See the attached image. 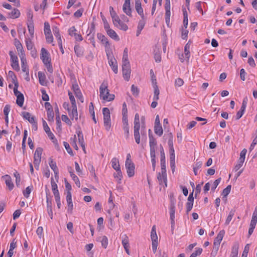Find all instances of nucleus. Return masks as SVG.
<instances>
[{"mask_svg":"<svg viewBox=\"0 0 257 257\" xmlns=\"http://www.w3.org/2000/svg\"><path fill=\"white\" fill-rule=\"evenodd\" d=\"M107 34L112 39L116 41H119V38L116 32L112 29H110L106 31Z\"/></svg>","mask_w":257,"mask_h":257,"instance_id":"obj_27","label":"nucleus"},{"mask_svg":"<svg viewBox=\"0 0 257 257\" xmlns=\"http://www.w3.org/2000/svg\"><path fill=\"white\" fill-rule=\"evenodd\" d=\"M190 45L189 43H187L184 47V55L185 56V57L189 60L190 54Z\"/></svg>","mask_w":257,"mask_h":257,"instance_id":"obj_43","label":"nucleus"},{"mask_svg":"<svg viewBox=\"0 0 257 257\" xmlns=\"http://www.w3.org/2000/svg\"><path fill=\"white\" fill-rule=\"evenodd\" d=\"M40 58L45 65H47V64L50 63L51 62L50 54L48 51L44 48L41 49Z\"/></svg>","mask_w":257,"mask_h":257,"instance_id":"obj_5","label":"nucleus"},{"mask_svg":"<svg viewBox=\"0 0 257 257\" xmlns=\"http://www.w3.org/2000/svg\"><path fill=\"white\" fill-rule=\"evenodd\" d=\"M74 52L77 57H82L83 55V49L79 45H76L74 47Z\"/></svg>","mask_w":257,"mask_h":257,"instance_id":"obj_29","label":"nucleus"},{"mask_svg":"<svg viewBox=\"0 0 257 257\" xmlns=\"http://www.w3.org/2000/svg\"><path fill=\"white\" fill-rule=\"evenodd\" d=\"M131 91L132 93L135 96H138L139 93V89L137 87L135 86L134 85H132L131 87Z\"/></svg>","mask_w":257,"mask_h":257,"instance_id":"obj_62","label":"nucleus"},{"mask_svg":"<svg viewBox=\"0 0 257 257\" xmlns=\"http://www.w3.org/2000/svg\"><path fill=\"white\" fill-rule=\"evenodd\" d=\"M154 88V95L153 97L154 100H158L159 99V94H160V91L158 88V86L157 85H154V87H153Z\"/></svg>","mask_w":257,"mask_h":257,"instance_id":"obj_37","label":"nucleus"},{"mask_svg":"<svg viewBox=\"0 0 257 257\" xmlns=\"http://www.w3.org/2000/svg\"><path fill=\"white\" fill-rule=\"evenodd\" d=\"M9 55L11 57V60L12 62L11 63V66L12 68L15 70L16 71H19L20 70V67L19 64L18 62V58L17 55H16L13 51H10L9 52Z\"/></svg>","mask_w":257,"mask_h":257,"instance_id":"obj_4","label":"nucleus"},{"mask_svg":"<svg viewBox=\"0 0 257 257\" xmlns=\"http://www.w3.org/2000/svg\"><path fill=\"white\" fill-rule=\"evenodd\" d=\"M135 9L138 14L141 16L142 19L145 17L143 12V9L142 7L141 3L140 0H136L135 2Z\"/></svg>","mask_w":257,"mask_h":257,"instance_id":"obj_15","label":"nucleus"},{"mask_svg":"<svg viewBox=\"0 0 257 257\" xmlns=\"http://www.w3.org/2000/svg\"><path fill=\"white\" fill-rule=\"evenodd\" d=\"M107 59L108 60V63L110 66L111 67L114 73H117V61L113 56H111L110 54L107 53Z\"/></svg>","mask_w":257,"mask_h":257,"instance_id":"obj_6","label":"nucleus"},{"mask_svg":"<svg viewBox=\"0 0 257 257\" xmlns=\"http://www.w3.org/2000/svg\"><path fill=\"white\" fill-rule=\"evenodd\" d=\"M145 24H146L145 17H144V18L142 19L139 22L138 27H137L138 29L142 30L144 28Z\"/></svg>","mask_w":257,"mask_h":257,"instance_id":"obj_52","label":"nucleus"},{"mask_svg":"<svg viewBox=\"0 0 257 257\" xmlns=\"http://www.w3.org/2000/svg\"><path fill=\"white\" fill-rule=\"evenodd\" d=\"M97 35V38L101 41L102 44L105 45V47H107L109 45L107 39L104 35L101 33H98Z\"/></svg>","mask_w":257,"mask_h":257,"instance_id":"obj_31","label":"nucleus"},{"mask_svg":"<svg viewBox=\"0 0 257 257\" xmlns=\"http://www.w3.org/2000/svg\"><path fill=\"white\" fill-rule=\"evenodd\" d=\"M42 152L43 149L41 148H38L35 152L34 156V164L35 168L37 170L39 169V165L41 162Z\"/></svg>","mask_w":257,"mask_h":257,"instance_id":"obj_3","label":"nucleus"},{"mask_svg":"<svg viewBox=\"0 0 257 257\" xmlns=\"http://www.w3.org/2000/svg\"><path fill=\"white\" fill-rule=\"evenodd\" d=\"M52 30H53V32L54 36L57 39V41H61L62 39H61V35L59 33V28L57 27H53L52 28Z\"/></svg>","mask_w":257,"mask_h":257,"instance_id":"obj_35","label":"nucleus"},{"mask_svg":"<svg viewBox=\"0 0 257 257\" xmlns=\"http://www.w3.org/2000/svg\"><path fill=\"white\" fill-rule=\"evenodd\" d=\"M202 163L201 161L197 162L193 167V171L195 175H198L197 170L202 166Z\"/></svg>","mask_w":257,"mask_h":257,"instance_id":"obj_48","label":"nucleus"},{"mask_svg":"<svg viewBox=\"0 0 257 257\" xmlns=\"http://www.w3.org/2000/svg\"><path fill=\"white\" fill-rule=\"evenodd\" d=\"M170 166L173 172L175 169V155L170 154Z\"/></svg>","mask_w":257,"mask_h":257,"instance_id":"obj_34","label":"nucleus"},{"mask_svg":"<svg viewBox=\"0 0 257 257\" xmlns=\"http://www.w3.org/2000/svg\"><path fill=\"white\" fill-rule=\"evenodd\" d=\"M14 175L16 178V184L18 187H20V182H21V176L20 174L17 171L14 173Z\"/></svg>","mask_w":257,"mask_h":257,"instance_id":"obj_47","label":"nucleus"},{"mask_svg":"<svg viewBox=\"0 0 257 257\" xmlns=\"http://www.w3.org/2000/svg\"><path fill=\"white\" fill-rule=\"evenodd\" d=\"M18 54L21 59V62H23V63L24 62H25V61L27 60L25 56V54L23 49L21 51H19V52H18Z\"/></svg>","mask_w":257,"mask_h":257,"instance_id":"obj_60","label":"nucleus"},{"mask_svg":"<svg viewBox=\"0 0 257 257\" xmlns=\"http://www.w3.org/2000/svg\"><path fill=\"white\" fill-rule=\"evenodd\" d=\"M2 178L5 180L6 186L8 187L9 190H12L14 187V185L12 182L11 177L9 175H5L2 176Z\"/></svg>","mask_w":257,"mask_h":257,"instance_id":"obj_11","label":"nucleus"},{"mask_svg":"<svg viewBox=\"0 0 257 257\" xmlns=\"http://www.w3.org/2000/svg\"><path fill=\"white\" fill-rule=\"evenodd\" d=\"M154 131L155 134L159 136H161L163 133V130L161 124H155Z\"/></svg>","mask_w":257,"mask_h":257,"instance_id":"obj_33","label":"nucleus"},{"mask_svg":"<svg viewBox=\"0 0 257 257\" xmlns=\"http://www.w3.org/2000/svg\"><path fill=\"white\" fill-rule=\"evenodd\" d=\"M72 89L76 96L81 101V102H83V97L79 86L77 84H73L72 85Z\"/></svg>","mask_w":257,"mask_h":257,"instance_id":"obj_13","label":"nucleus"},{"mask_svg":"<svg viewBox=\"0 0 257 257\" xmlns=\"http://www.w3.org/2000/svg\"><path fill=\"white\" fill-rule=\"evenodd\" d=\"M122 70L123 78L128 81L130 80L131 73V66L122 67Z\"/></svg>","mask_w":257,"mask_h":257,"instance_id":"obj_14","label":"nucleus"},{"mask_svg":"<svg viewBox=\"0 0 257 257\" xmlns=\"http://www.w3.org/2000/svg\"><path fill=\"white\" fill-rule=\"evenodd\" d=\"M130 5V0H125L122 6L123 12L128 16H132V9Z\"/></svg>","mask_w":257,"mask_h":257,"instance_id":"obj_10","label":"nucleus"},{"mask_svg":"<svg viewBox=\"0 0 257 257\" xmlns=\"http://www.w3.org/2000/svg\"><path fill=\"white\" fill-rule=\"evenodd\" d=\"M170 214H175L176 199L174 197L173 194H170Z\"/></svg>","mask_w":257,"mask_h":257,"instance_id":"obj_16","label":"nucleus"},{"mask_svg":"<svg viewBox=\"0 0 257 257\" xmlns=\"http://www.w3.org/2000/svg\"><path fill=\"white\" fill-rule=\"evenodd\" d=\"M247 100H248V99L246 97L244 98L242 100V105H241L240 110L243 112H244V111H245V108L246 107V105H247Z\"/></svg>","mask_w":257,"mask_h":257,"instance_id":"obj_55","label":"nucleus"},{"mask_svg":"<svg viewBox=\"0 0 257 257\" xmlns=\"http://www.w3.org/2000/svg\"><path fill=\"white\" fill-rule=\"evenodd\" d=\"M22 115L25 119L28 120L31 123L36 121L34 116L31 117V114L29 112H23Z\"/></svg>","mask_w":257,"mask_h":257,"instance_id":"obj_24","label":"nucleus"},{"mask_svg":"<svg viewBox=\"0 0 257 257\" xmlns=\"http://www.w3.org/2000/svg\"><path fill=\"white\" fill-rule=\"evenodd\" d=\"M235 210L234 209H231L229 211V214H228V215L226 218V221H225V223L226 224H228L229 223V222H230V221L232 220V218L235 214Z\"/></svg>","mask_w":257,"mask_h":257,"instance_id":"obj_44","label":"nucleus"},{"mask_svg":"<svg viewBox=\"0 0 257 257\" xmlns=\"http://www.w3.org/2000/svg\"><path fill=\"white\" fill-rule=\"evenodd\" d=\"M157 178L160 184H162L164 182L165 184V186H167V180H164V179L163 178V174H162L161 173H159L157 176Z\"/></svg>","mask_w":257,"mask_h":257,"instance_id":"obj_51","label":"nucleus"},{"mask_svg":"<svg viewBox=\"0 0 257 257\" xmlns=\"http://www.w3.org/2000/svg\"><path fill=\"white\" fill-rule=\"evenodd\" d=\"M49 164L50 168L54 171L55 179H58V178L59 170H58V168L57 166L56 162H54L53 159L51 158H50Z\"/></svg>","mask_w":257,"mask_h":257,"instance_id":"obj_12","label":"nucleus"},{"mask_svg":"<svg viewBox=\"0 0 257 257\" xmlns=\"http://www.w3.org/2000/svg\"><path fill=\"white\" fill-rule=\"evenodd\" d=\"M112 19L113 25L116 27H118V25L121 22L118 16L112 18Z\"/></svg>","mask_w":257,"mask_h":257,"instance_id":"obj_57","label":"nucleus"},{"mask_svg":"<svg viewBox=\"0 0 257 257\" xmlns=\"http://www.w3.org/2000/svg\"><path fill=\"white\" fill-rule=\"evenodd\" d=\"M8 76L11 79V81L14 85L16 84V83H18L17 76L13 71H9L8 72Z\"/></svg>","mask_w":257,"mask_h":257,"instance_id":"obj_36","label":"nucleus"},{"mask_svg":"<svg viewBox=\"0 0 257 257\" xmlns=\"http://www.w3.org/2000/svg\"><path fill=\"white\" fill-rule=\"evenodd\" d=\"M76 134L78 137L79 143L81 147H82L83 151L86 154V150H85V143H84L83 136L82 132L81 131L80 127H79L78 128L77 130Z\"/></svg>","mask_w":257,"mask_h":257,"instance_id":"obj_8","label":"nucleus"},{"mask_svg":"<svg viewBox=\"0 0 257 257\" xmlns=\"http://www.w3.org/2000/svg\"><path fill=\"white\" fill-rule=\"evenodd\" d=\"M26 44L27 48L28 49V50H32L33 49V44L31 39H30V38L26 39Z\"/></svg>","mask_w":257,"mask_h":257,"instance_id":"obj_59","label":"nucleus"},{"mask_svg":"<svg viewBox=\"0 0 257 257\" xmlns=\"http://www.w3.org/2000/svg\"><path fill=\"white\" fill-rule=\"evenodd\" d=\"M107 82L103 81L99 87L100 97L104 100L110 101L114 99V95L109 93Z\"/></svg>","mask_w":257,"mask_h":257,"instance_id":"obj_1","label":"nucleus"},{"mask_svg":"<svg viewBox=\"0 0 257 257\" xmlns=\"http://www.w3.org/2000/svg\"><path fill=\"white\" fill-rule=\"evenodd\" d=\"M68 113L71 119H78L77 106H72V110H70Z\"/></svg>","mask_w":257,"mask_h":257,"instance_id":"obj_20","label":"nucleus"},{"mask_svg":"<svg viewBox=\"0 0 257 257\" xmlns=\"http://www.w3.org/2000/svg\"><path fill=\"white\" fill-rule=\"evenodd\" d=\"M28 22L27 23H31L33 22V14L31 10H29L27 14Z\"/></svg>","mask_w":257,"mask_h":257,"instance_id":"obj_50","label":"nucleus"},{"mask_svg":"<svg viewBox=\"0 0 257 257\" xmlns=\"http://www.w3.org/2000/svg\"><path fill=\"white\" fill-rule=\"evenodd\" d=\"M8 17L11 19H17L19 18L21 15L20 11L17 9H14L12 11L8 14Z\"/></svg>","mask_w":257,"mask_h":257,"instance_id":"obj_21","label":"nucleus"},{"mask_svg":"<svg viewBox=\"0 0 257 257\" xmlns=\"http://www.w3.org/2000/svg\"><path fill=\"white\" fill-rule=\"evenodd\" d=\"M15 45L17 48L18 52H19V51H21L23 49V46L21 42L19 40H18L17 39H15Z\"/></svg>","mask_w":257,"mask_h":257,"instance_id":"obj_54","label":"nucleus"},{"mask_svg":"<svg viewBox=\"0 0 257 257\" xmlns=\"http://www.w3.org/2000/svg\"><path fill=\"white\" fill-rule=\"evenodd\" d=\"M238 254V247L233 246L232 249L231 253V257H237Z\"/></svg>","mask_w":257,"mask_h":257,"instance_id":"obj_64","label":"nucleus"},{"mask_svg":"<svg viewBox=\"0 0 257 257\" xmlns=\"http://www.w3.org/2000/svg\"><path fill=\"white\" fill-rule=\"evenodd\" d=\"M24 96L23 94L20 95L19 96L17 97L16 103L22 107L24 104Z\"/></svg>","mask_w":257,"mask_h":257,"instance_id":"obj_45","label":"nucleus"},{"mask_svg":"<svg viewBox=\"0 0 257 257\" xmlns=\"http://www.w3.org/2000/svg\"><path fill=\"white\" fill-rule=\"evenodd\" d=\"M249 249V244H247L244 247L241 257H247Z\"/></svg>","mask_w":257,"mask_h":257,"instance_id":"obj_63","label":"nucleus"},{"mask_svg":"<svg viewBox=\"0 0 257 257\" xmlns=\"http://www.w3.org/2000/svg\"><path fill=\"white\" fill-rule=\"evenodd\" d=\"M225 234V231L224 230H221L219 231L217 236L214 239V245H220V242L222 240L223 236Z\"/></svg>","mask_w":257,"mask_h":257,"instance_id":"obj_18","label":"nucleus"},{"mask_svg":"<svg viewBox=\"0 0 257 257\" xmlns=\"http://www.w3.org/2000/svg\"><path fill=\"white\" fill-rule=\"evenodd\" d=\"M66 200L68 204V212H72L73 210V203L71 192H67Z\"/></svg>","mask_w":257,"mask_h":257,"instance_id":"obj_17","label":"nucleus"},{"mask_svg":"<svg viewBox=\"0 0 257 257\" xmlns=\"http://www.w3.org/2000/svg\"><path fill=\"white\" fill-rule=\"evenodd\" d=\"M112 167L116 171L120 169L119 161L117 158H113L111 161Z\"/></svg>","mask_w":257,"mask_h":257,"instance_id":"obj_28","label":"nucleus"},{"mask_svg":"<svg viewBox=\"0 0 257 257\" xmlns=\"http://www.w3.org/2000/svg\"><path fill=\"white\" fill-rule=\"evenodd\" d=\"M161 173L163 174V178L164 180H166V159L165 155L162 154L161 156Z\"/></svg>","mask_w":257,"mask_h":257,"instance_id":"obj_9","label":"nucleus"},{"mask_svg":"<svg viewBox=\"0 0 257 257\" xmlns=\"http://www.w3.org/2000/svg\"><path fill=\"white\" fill-rule=\"evenodd\" d=\"M33 189V186H28L26 188L25 191L23 192L24 196L28 198L30 194L31 193L32 190Z\"/></svg>","mask_w":257,"mask_h":257,"instance_id":"obj_58","label":"nucleus"},{"mask_svg":"<svg viewBox=\"0 0 257 257\" xmlns=\"http://www.w3.org/2000/svg\"><path fill=\"white\" fill-rule=\"evenodd\" d=\"M63 144H64V147L66 149L67 153L71 156H74L73 151L71 149V148H70L69 144L66 142H64Z\"/></svg>","mask_w":257,"mask_h":257,"instance_id":"obj_49","label":"nucleus"},{"mask_svg":"<svg viewBox=\"0 0 257 257\" xmlns=\"http://www.w3.org/2000/svg\"><path fill=\"white\" fill-rule=\"evenodd\" d=\"M149 144L150 151H156L157 142L153 136L150 137V139H149Z\"/></svg>","mask_w":257,"mask_h":257,"instance_id":"obj_30","label":"nucleus"},{"mask_svg":"<svg viewBox=\"0 0 257 257\" xmlns=\"http://www.w3.org/2000/svg\"><path fill=\"white\" fill-rule=\"evenodd\" d=\"M140 127H134V135L135 140V142L137 144H139L140 143Z\"/></svg>","mask_w":257,"mask_h":257,"instance_id":"obj_25","label":"nucleus"},{"mask_svg":"<svg viewBox=\"0 0 257 257\" xmlns=\"http://www.w3.org/2000/svg\"><path fill=\"white\" fill-rule=\"evenodd\" d=\"M257 223V206L255 208V209L252 213L251 220L250 224L256 226Z\"/></svg>","mask_w":257,"mask_h":257,"instance_id":"obj_32","label":"nucleus"},{"mask_svg":"<svg viewBox=\"0 0 257 257\" xmlns=\"http://www.w3.org/2000/svg\"><path fill=\"white\" fill-rule=\"evenodd\" d=\"M247 100H248V99L246 97L244 98L242 100V105H241L240 110L243 112H244V111H245V108L246 107V105H247Z\"/></svg>","mask_w":257,"mask_h":257,"instance_id":"obj_56","label":"nucleus"},{"mask_svg":"<svg viewBox=\"0 0 257 257\" xmlns=\"http://www.w3.org/2000/svg\"><path fill=\"white\" fill-rule=\"evenodd\" d=\"M47 212L50 216L51 219H53V211H52V201L51 199L49 198L47 196Z\"/></svg>","mask_w":257,"mask_h":257,"instance_id":"obj_22","label":"nucleus"},{"mask_svg":"<svg viewBox=\"0 0 257 257\" xmlns=\"http://www.w3.org/2000/svg\"><path fill=\"white\" fill-rule=\"evenodd\" d=\"M122 244L124 249L130 247L128 238L125 234L122 236Z\"/></svg>","mask_w":257,"mask_h":257,"instance_id":"obj_38","label":"nucleus"},{"mask_svg":"<svg viewBox=\"0 0 257 257\" xmlns=\"http://www.w3.org/2000/svg\"><path fill=\"white\" fill-rule=\"evenodd\" d=\"M231 186L230 185H228L225 189H224L222 192V195L223 196L222 199L226 198L227 196L230 193L231 191Z\"/></svg>","mask_w":257,"mask_h":257,"instance_id":"obj_40","label":"nucleus"},{"mask_svg":"<svg viewBox=\"0 0 257 257\" xmlns=\"http://www.w3.org/2000/svg\"><path fill=\"white\" fill-rule=\"evenodd\" d=\"M183 16H184V20H183V24L184 27L185 29L187 28L188 26V15L187 11L185 8L183 9Z\"/></svg>","mask_w":257,"mask_h":257,"instance_id":"obj_39","label":"nucleus"},{"mask_svg":"<svg viewBox=\"0 0 257 257\" xmlns=\"http://www.w3.org/2000/svg\"><path fill=\"white\" fill-rule=\"evenodd\" d=\"M51 183L52 186V190L54 194V197L60 196L59 191L58 190L57 185L54 181L53 177L51 179Z\"/></svg>","mask_w":257,"mask_h":257,"instance_id":"obj_23","label":"nucleus"},{"mask_svg":"<svg viewBox=\"0 0 257 257\" xmlns=\"http://www.w3.org/2000/svg\"><path fill=\"white\" fill-rule=\"evenodd\" d=\"M18 86H19V83H16V84H15L14 85V93L15 95L17 97L18 96H19L20 95L23 94L21 92H20L18 90Z\"/></svg>","mask_w":257,"mask_h":257,"instance_id":"obj_61","label":"nucleus"},{"mask_svg":"<svg viewBox=\"0 0 257 257\" xmlns=\"http://www.w3.org/2000/svg\"><path fill=\"white\" fill-rule=\"evenodd\" d=\"M38 76L40 84L43 86L46 85V76L45 74L41 71H39L38 73Z\"/></svg>","mask_w":257,"mask_h":257,"instance_id":"obj_26","label":"nucleus"},{"mask_svg":"<svg viewBox=\"0 0 257 257\" xmlns=\"http://www.w3.org/2000/svg\"><path fill=\"white\" fill-rule=\"evenodd\" d=\"M27 26L28 28V31L31 35V38H33L34 37V23H27Z\"/></svg>","mask_w":257,"mask_h":257,"instance_id":"obj_42","label":"nucleus"},{"mask_svg":"<svg viewBox=\"0 0 257 257\" xmlns=\"http://www.w3.org/2000/svg\"><path fill=\"white\" fill-rule=\"evenodd\" d=\"M140 116L139 113H137L135 115L134 127H140Z\"/></svg>","mask_w":257,"mask_h":257,"instance_id":"obj_46","label":"nucleus"},{"mask_svg":"<svg viewBox=\"0 0 257 257\" xmlns=\"http://www.w3.org/2000/svg\"><path fill=\"white\" fill-rule=\"evenodd\" d=\"M44 31L45 35L49 34V33H51L50 26L48 22H45L44 23Z\"/></svg>","mask_w":257,"mask_h":257,"instance_id":"obj_53","label":"nucleus"},{"mask_svg":"<svg viewBox=\"0 0 257 257\" xmlns=\"http://www.w3.org/2000/svg\"><path fill=\"white\" fill-rule=\"evenodd\" d=\"M103 115L104 125L107 131H109L111 127L110 115L109 109L107 107L102 109Z\"/></svg>","mask_w":257,"mask_h":257,"instance_id":"obj_2","label":"nucleus"},{"mask_svg":"<svg viewBox=\"0 0 257 257\" xmlns=\"http://www.w3.org/2000/svg\"><path fill=\"white\" fill-rule=\"evenodd\" d=\"M68 169L70 174L71 177L75 182L76 185L79 188L80 187V182L78 177L75 175L72 171V168L71 167H68Z\"/></svg>","mask_w":257,"mask_h":257,"instance_id":"obj_19","label":"nucleus"},{"mask_svg":"<svg viewBox=\"0 0 257 257\" xmlns=\"http://www.w3.org/2000/svg\"><path fill=\"white\" fill-rule=\"evenodd\" d=\"M48 120L49 121H53L54 112L52 108H48L47 111Z\"/></svg>","mask_w":257,"mask_h":257,"instance_id":"obj_41","label":"nucleus"},{"mask_svg":"<svg viewBox=\"0 0 257 257\" xmlns=\"http://www.w3.org/2000/svg\"><path fill=\"white\" fill-rule=\"evenodd\" d=\"M125 167L126 169L127 174L129 177H131L135 174V165L132 162L130 161H125Z\"/></svg>","mask_w":257,"mask_h":257,"instance_id":"obj_7","label":"nucleus"}]
</instances>
